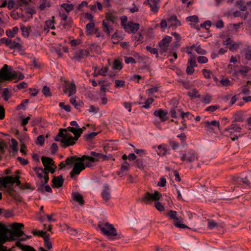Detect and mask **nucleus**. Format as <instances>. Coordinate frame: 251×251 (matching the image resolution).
Segmentation results:
<instances>
[{
	"mask_svg": "<svg viewBox=\"0 0 251 251\" xmlns=\"http://www.w3.org/2000/svg\"><path fill=\"white\" fill-rule=\"evenodd\" d=\"M85 128L84 126L82 128L69 126L67 128L61 129L54 139L60 142L61 146L64 147L73 145Z\"/></svg>",
	"mask_w": 251,
	"mask_h": 251,
	"instance_id": "f257e3e1",
	"label": "nucleus"
},
{
	"mask_svg": "<svg viewBox=\"0 0 251 251\" xmlns=\"http://www.w3.org/2000/svg\"><path fill=\"white\" fill-rule=\"evenodd\" d=\"M96 161V159L89 157L88 155H83L81 157L73 156L66 159V164L70 166L74 165L73 170L70 173L71 177L73 178L74 175H79L81 171L85 169V166L84 165V162L86 163V167H90L92 166L91 163L95 162Z\"/></svg>",
	"mask_w": 251,
	"mask_h": 251,
	"instance_id": "f03ea898",
	"label": "nucleus"
},
{
	"mask_svg": "<svg viewBox=\"0 0 251 251\" xmlns=\"http://www.w3.org/2000/svg\"><path fill=\"white\" fill-rule=\"evenodd\" d=\"M24 77L25 76L22 73L14 71L12 67L6 64L0 70V83L14 79L22 80Z\"/></svg>",
	"mask_w": 251,
	"mask_h": 251,
	"instance_id": "7ed1b4c3",
	"label": "nucleus"
},
{
	"mask_svg": "<svg viewBox=\"0 0 251 251\" xmlns=\"http://www.w3.org/2000/svg\"><path fill=\"white\" fill-rule=\"evenodd\" d=\"M161 195L157 191H155L154 193H151L146 192L142 198V201L146 203H149L152 201H155V207L159 211L164 210V206L159 202L157 201L159 200Z\"/></svg>",
	"mask_w": 251,
	"mask_h": 251,
	"instance_id": "20e7f679",
	"label": "nucleus"
},
{
	"mask_svg": "<svg viewBox=\"0 0 251 251\" xmlns=\"http://www.w3.org/2000/svg\"><path fill=\"white\" fill-rule=\"evenodd\" d=\"M97 229L98 231L100 230L103 235L108 236L111 239H113L117 235L116 229L112 225L107 222L100 223L98 225Z\"/></svg>",
	"mask_w": 251,
	"mask_h": 251,
	"instance_id": "39448f33",
	"label": "nucleus"
},
{
	"mask_svg": "<svg viewBox=\"0 0 251 251\" xmlns=\"http://www.w3.org/2000/svg\"><path fill=\"white\" fill-rule=\"evenodd\" d=\"M176 214L177 213L176 211L172 210H170L167 213V215L171 219H174V224L175 226L181 228H188L186 225L180 223L182 218L181 217H177Z\"/></svg>",
	"mask_w": 251,
	"mask_h": 251,
	"instance_id": "423d86ee",
	"label": "nucleus"
},
{
	"mask_svg": "<svg viewBox=\"0 0 251 251\" xmlns=\"http://www.w3.org/2000/svg\"><path fill=\"white\" fill-rule=\"evenodd\" d=\"M180 158L183 161H187L189 163H191L197 159V155L195 151L188 150L184 153H182Z\"/></svg>",
	"mask_w": 251,
	"mask_h": 251,
	"instance_id": "0eeeda50",
	"label": "nucleus"
},
{
	"mask_svg": "<svg viewBox=\"0 0 251 251\" xmlns=\"http://www.w3.org/2000/svg\"><path fill=\"white\" fill-rule=\"evenodd\" d=\"M33 234L38 235L41 237H42L44 240V245L46 248L50 250L52 248V243L50 241V235L46 231H43L40 230L34 231L33 232Z\"/></svg>",
	"mask_w": 251,
	"mask_h": 251,
	"instance_id": "6e6552de",
	"label": "nucleus"
},
{
	"mask_svg": "<svg viewBox=\"0 0 251 251\" xmlns=\"http://www.w3.org/2000/svg\"><path fill=\"white\" fill-rule=\"evenodd\" d=\"M232 181L233 184L236 185V187L242 185L248 186L250 184V181L246 177L243 178L238 176H234L232 177Z\"/></svg>",
	"mask_w": 251,
	"mask_h": 251,
	"instance_id": "1a4fd4ad",
	"label": "nucleus"
},
{
	"mask_svg": "<svg viewBox=\"0 0 251 251\" xmlns=\"http://www.w3.org/2000/svg\"><path fill=\"white\" fill-rule=\"evenodd\" d=\"M63 91L65 94L68 93V97H71L76 92V87L74 82H65L63 86Z\"/></svg>",
	"mask_w": 251,
	"mask_h": 251,
	"instance_id": "9d476101",
	"label": "nucleus"
},
{
	"mask_svg": "<svg viewBox=\"0 0 251 251\" xmlns=\"http://www.w3.org/2000/svg\"><path fill=\"white\" fill-rule=\"evenodd\" d=\"M140 25L133 23L132 21H128L126 27H124L125 30L128 33H136L139 29Z\"/></svg>",
	"mask_w": 251,
	"mask_h": 251,
	"instance_id": "9b49d317",
	"label": "nucleus"
},
{
	"mask_svg": "<svg viewBox=\"0 0 251 251\" xmlns=\"http://www.w3.org/2000/svg\"><path fill=\"white\" fill-rule=\"evenodd\" d=\"M101 195L105 201H107L111 198L110 189L107 184H105L103 185Z\"/></svg>",
	"mask_w": 251,
	"mask_h": 251,
	"instance_id": "f8f14e48",
	"label": "nucleus"
},
{
	"mask_svg": "<svg viewBox=\"0 0 251 251\" xmlns=\"http://www.w3.org/2000/svg\"><path fill=\"white\" fill-rule=\"evenodd\" d=\"M172 38L169 36H166L159 43V46L164 52L167 51L169 44L172 40Z\"/></svg>",
	"mask_w": 251,
	"mask_h": 251,
	"instance_id": "ddd939ff",
	"label": "nucleus"
},
{
	"mask_svg": "<svg viewBox=\"0 0 251 251\" xmlns=\"http://www.w3.org/2000/svg\"><path fill=\"white\" fill-rule=\"evenodd\" d=\"M159 0H147L145 1L144 4L149 5L151 7V10L154 13H156L159 9V7L157 6Z\"/></svg>",
	"mask_w": 251,
	"mask_h": 251,
	"instance_id": "4468645a",
	"label": "nucleus"
},
{
	"mask_svg": "<svg viewBox=\"0 0 251 251\" xmlns=\"http://www.w3.org/2000/svg\"><path fill=\"white\" fill-rule=\"evenodd\" d=\"M167 114L168 112L167 111L164 110L162 109L156 110L153 113L154 115L159 117L161 121L162 122H165L167 120L166 118Z\"/></svg>",
	"mask_w": 251,
	"mask_h": 251,
	"instance_id": "2eb2a0df",
	"label": "nucleus"
},
{
	"mask_svg": "<svg viewBox=\"0 0 251 251\" xmlns=\"http://www.w3.org/2000/svg\"><path fill=\"white\" fill-rule=\"evenodd\" d=\"M13 231L11 233L10 237V241H14L16 240V238L18 237H21L22 238V236L23 235H25V237H26V235H25L24 232L21 229H13Z\"/></svg>",
	"mask_w": 251,
	"mask_h": 251,
	"instance_id": "dca6fc26",
	"label": "nucleus"
},
{
	"mask_svg": "<svg viewBox=\"0 0 251 251\" xmlns=\"http://www.w3.org/2000/svg\"><path fill=\"white\" fill-rule=\"evenodd\" d=\"M169 28L176 27L180 25V22L177 19L176 16H172L168 19Z\"/></svg>",
	"mask_w": 251,
	"mask_h": 251,
	"instance_id": "f3484780",
	"label": "nucleus"
},
{
	"mask_svg": "<svg viewBox=\"0 0 251 251\" xmlns=\"http://www.w3.org/2000/svg\"><path fill=\"white\" fill-rule=\"evenodd\" d=\"M41 160L44 166L45 167V169H47L50 166L55 167L54 161L50 157L42 156Z\"/></svg>",
	"mask_w": 251,
	"mask_h": 251,
	"instance_id": "a211bd4d",
	"label": "nucleus"
},
{
	"mask_svg": "<svg viewBox=\"0 0 251 251\" xmlns=\"http://www.w3.org/2000/svg\"><path fill=\"white\" fill-rule=\"evenodd\" d=\"M52 187L55 188H59L62 186L64 182V179L62 176H59L57 177H54L52 180Z\"/></svg>",
	"mask_w": 251,
	"mask_h": 251,
	"instance_id": "6ab92c4d",
	"label": "nucleus"
},
{
	"mask_svg": "<svg viewBox=\"0 0 251 251\" xmlns=\"http://www.w3.org/2000/svg\"><path fill=\"white\" fill-rule=\"evenodd\" d=\"M84 51L83 50L81 49L76 50L74 53V56L73 57V59L80 62L81 59L84 58Z\"/></svg>",
	"mask_w": 251,
	"mask_h": 251,
	"instance_id": "aec40b11",
	"label": "nucleus"
},
{
	"mask_svg": "<svg viewBox=\"0 0 251 251\" xmlns=\"http://www.w3.org/2000/svg\"><path fill=\"white\" fill-rule=\"evenodd\" d=\"M33 170L35 172L38 177L41 180H42L45 176V174H44V173H48L46 170L42 167H35Z\"/></svg>",
	"mask_w": 251,
	"mask_h": 251,
	"instance_id": "412c9836",
	"label": "nucleus"
},
{
	"mask_svg": "<svg viewBox=\"0 0 251 251\" xmlns=\"http://www.w3.org/2000/svg\"><path fill=\"white\" fill-rule=\"evenodd\" d=\"M177 111L180 112V116L182 119V121L181 122L182 123L184 122L185 119H191L193 116L190 112H184L181 111L179 109H177Z\"/></svg>",
	"mask_w": 251,
	"mask_h": 251,
	"instance_id": "4be33fe9",
	"label": "nucleus"
},
{
	"mask_svg": "<svg viewBox=\"0 0 251 251\" xmlns=\"http://www.w3.org/2000/svg\"><path fill=\"white\" fill-rule=\"evenodd\" d=\"M73 200L77 201L80 205H82L84 203V201L82 196L78 193H74L73 194Z\"/></svg>",
	"mask_w": 251,
	"mask_h": 251,
	"instance_id": "5701e85b",
	"label": "nucleus"
},
{
	"mask_svg": "<svg viewBox=\"0 0 251 251\" xmlns=\"http://www.w3.org/2000/svg\"><path fill=\"white\" fill-rule=\"evenodd\" d=\"M68 232L72 235L79 237L81 233V230L79 228H73L69 227L67 229Z\"/></svg>",
	"mask_w": 251,
	"mask_h": 251,
	"instance_id": "b1692460",
	"label": "nucleus"
},
{
	"mask_svg": "<svg viewBox=\"0 0 251 251\" xmlns=\"http://www.w3.org/2000/svg\"><path fill=\"white\" fill-rule=\"evenodd\" d=\"M74 6L75 5L72 3L69 4L67 3H63L60 5V7L63 8L68 13L74 9Z\"/></svg>",
	"mask_w": 251,
	"mask_h": 251,
	"instance_id": "393cba45",
	"label": "nucleus"
},
{
	"mask_svg": "<svg viewBox=\"0 0 251 251\" xmlns=\"http://www.w3.org/2000/svg\"><path fill=\"white\" fill-rule=\"evenodd\" d=\"M117 18V16L113 13L111 12H108L106 14V19L108 21H110L113 23H115L116 20Z\"/></svg>",
	"mask_w": 251,
	"mask_h": 251,
	"instance_id": "a878e982",
	"label": "nucleus"
},
{
	"mask_svg": "<svg viewBox=\"0 0 251 251\" xmlns=\"http://www.w3.org/2000/svg\"><path fill=\"white\" fill-rule=\"evenodd\" d=\"M102 25L103 27L104 31L106 32L107 34H109L111 32V30L112 29V28L111 27L109 24L105 21H103Z\"/></svg>",
	"mask_w": 251,
	"mask_h": 251,
	"instance_id": "bb28decb",
	"label": "nucleus"
},
{
	"mask_svg": "<svg viewBox=\"0 0 251 251\" xmlns=\"http://www.w3.org/2000/svg\"><path fill=\"white\" fill-rule=\"evenodd\" d=\"M21 29L22 31V34L25 37H28L29 32L31 31L30 27H27L25 26L22 25L21 27Z\"/></svg>",
	"mask_w": 251,
	"mask_h": 251,
	"instance_id": "cd10ccee",
	"label": "nucleus"
},
{
	"mask_svg": "<svg viewBox=\"0 0 251 251\" xmlns=\"http://www.w3.org/2000/svg\"><path fill=\"white\" fill-rule=\"evenodd\" d=\"M11 49H20L21 48V45L18 43L16 42L15 41L11 40V42L10 43V44L8 46Z\"/></svg>",
	"mask_w": 251,
	"mask_h": 251,
	"instance_id": "c85d7f7f",
	"label": "nucleus"
},
{
	"mask_svg": "<svg viewBox=\"0 0 251 251\" xmlns=\"http://www.w3.org/2000/svg\"><path fill=\"white\" fill-rule=\"evenodd\" d=\"M1 90H2L1 97L4 98V100L7 101L10 97L9 89L8 88H4L1 89Z\"/></svg>",
	"mask_w": 251,
	"mask_h": 251,
	"instance_id": "c756f323",
	"label": "nucleus"
},
{
	"mask_svg": "<svg viewBox=\"0 0 251 251\" xmlns=\"http://www.w3.org/2000/svg\"><path fill=\"white\" fill-rule=\"evenodd\" d=\"M50 1L47 0H43V2L40 4V5L39 6V9L43 11L45 10V9L47 7H50Z\"/></svg>",
	"mask_w": 251,
	"mask_h": 251,
	"instance_id": "7c9ffc66",
	"label": "nucleus"
},
{
	"mask_svg": "<svg viewBox=\"0 0 251 251\" xmlns=\"http://www.w3.org/2000/svg\"><path fill=\"white\" fill-rule=\"evenodd\" d=\"M129 164L127 163V162L125 161L124 164L122 165L121 167L120 171L119 172V175L123 176L124 175V172L127 171L128 169Z\"/></svg>",
	"mask_w": 251,
	"mask_h": 251,
	"instance_id": "2f4dec72",
	"label": "nucleus"
},
{
	"mask_svg": "<svg viewBox=\"0 0 251 251\" xmlns=\"http://www.w3.org/2000/svg\"><path fill=\"white\" fill-rule=\"evenodd\" d=\"M218 224L213 220H208L207 223V227L210 229H213L217 227Z\"/></svg>",
	"mask_w": 251,
	"mask_h": 251,
	"instance_id": "473e14b6",
	"label": "nucleus"
},
{
	"mask_svg": "<svg viewBox=\"0 0 251 251\" xmlns=\"http://www.w3.org/2000/svg\"><path fill=\"white\" fill-rule=\"evenodd\" d=\"M205 124H206V126L209 128H211L210 126H217V127H219L220 126L219 122L217 121H215V120L212 121L211 122L206 121L205 122Z\"/></svg>",
	"mask_w": 251,
	"mask_h": 251,
	"instance_id": "72a5a7b5",
	"label": "nucleus"
},
{
	"mask_svg": "<svg viewBox=\"0 0 251 251\" xmlns=\"http://www.w3.org/2000/svg\"><path fill=\"white\" fill-rule=\"evenodd\" d=\"M122 68V66L121 62L118 60L114 61L113 64V69L117 70H120Z\"/></svg>",
	"mask_w": 251,
	"mask_h": 251,
	"instance_id": "f704fd0d",
	"label": "nucleus"
},
{
	"mask_svg": "<svg viewBox=\"0 0 251 251\" xmlns=\"http://www.w3.org/2000/svg\"><path fill=\"white\" fill-rule=\"evenodd\" d=\"M239 91H240L242 93L245 95H249L251 94V91L249 90L248 86L247 85H244L241 87L239 89Z\"/></svg>",
	"mask_w": 251,
	"mask_h": 251,
	"instance_id": "c9c22d12",
	"label": "nucleus"
},
{
	"mask_svg": "<svg viewBox=\"0 0 251 251\" xmlns=\"http://www.w3.org/2000/svg\"><path fill=\"white\" fill-rule=\"evenodd\" d=\"M249 72V68L246 66H241V69L239 70L240 74L243 75H246V74Z\"/></svg>",
	"mask_w": 251,
	"mask_h": 251,
	"instance_id": "e433bc0d",
	"label": "nucleus"
},
{
	"mask_svg": "<svg viewBox=\"0 0 251 251\" xmlns=\"http://www.w3.org/2000/svg\"><path fill=\"white\" fill-rule=\"evenodd\" d=\"M241 128L238 124H232L228 127L229 130H233V131L240 132Z\"/></svg>",
	"mask_w": 251,
	"mask_h": 251,
	"instance_id": "4c0bfd02",
	"label": "nucleus"
},
{
	"mask_svg": "<svg viewBox=\"0 0 251 251\" xmlns=\"http://www.w3.org/2000/svg\"><path fill=\"white\" fill-rule=\"evenodd\" d=\"M187 95L193 98H200L201 97V95L198 94V91L196 89H194L191 92H188Z\"/></svg>",
	"mask_w": 251,
	"mask_h": 251,
	"instance_id": "58836bf2",
	"label": "nucleus"
},
{
	"mask_svg": "<svg viewBox=\"0 0 251 251\" xmlns=\"http://www.w3.org/2000/svg\"><path fill=\"white\" fill-rule=\"evenodd\" d=\"M42 93L46 97H50L51 96V93L50 92V89L47 86H44L43 87Z\"/></svg>",
	"mask_w": 251,
	"mask_h": 251,
	"instance_id": "ea45409f",
	"label": "nucleus"
},
{
	"mask_svg": "<svg viewBox=\"0 0 251 251\" xmlns=\"http://www.w3.org/2000/svg\"><path fill=\"white\" fill-rule=\"evenodd\" d=\"M115 87L116 88H119L125 86V81L123 80L116 79L115 80Z\"/></svg>",
	"mask_w": 251,
	"mask_h": 251,
	"instance_id": "a19ab883",
	"label": "nucleus"
},
{
	"mask_svg": "<svg viewBox=\"0 0 251 251\" xmlns=\"http://www.w3.org/2000/svg\"><path fill=\"white\" fill-rule=\"evenodd\" d=\"M170 116L173 118H177L178 117V114L175 108H172L169 112Z\"/></svg>",
	"mask_w": 251,
	"mask_h": 251,
	"instance_id": "79ce46f5",
	"label": "nucleus"
},
{
	"mask_svg": "<svg viewBox=\"0 0 251 251\" xmlns=\"http://www.w3.org/2000/svg\"><path fill=\"white\" fill-rule=\"evenodd\" d=\"M58 150V145L55 143H53L50 147V151L51 154H55Z\"/></svg>",
	"mask_w": 251,
	"mask_h": 251,
	"instance_id": "37998d69",
	"label": "nucleus"
},
{
	"mask_svg": "<svg viewBox=\"0 0 251 251\" xmlns=\"http://www.w3.org/2000/svg\"><path fill=\"white\" fill-rule=\"evenodd\" d=\"M108 72V69L107 67H102L99 71L98 74L102 76H106Z\"/></svg>",
	"mask_w": 251,
	"mask_h": 251,
	"instance_id": "c03bdc74",
	"label": "nucleus"
},
{
	"mask_svg": "<svg viewBox=\"0 0 251 251\" xmlns=\"http://www.w3.org/2000/svg\"><path fill=\"white\" fill-rule=\"evenodd\" d=\"M36 12L35 10L31 8H28L26 10L27 16L28 19L32 18V15L35 14Z\"/></svg>",
	"mask_w": 251,
	"mask_h": 251,
	"instance_id": "a18cd8bd",
	"label": "nucleus"
},
{
	"mask_svg": "<svg viewBox=\"0 0 251 251\" xmlns=\"http://www.w3.org/2000/svg\"><path fill=\"white\" fill-rule=\"evenodd\" d=\"M230 47H229V50H231V51H233L234 50H236L238 47H239V44L237 43H235L234 42L233 40L231 42V44H229Z\"/></svg>",
	"mask_w": 251,
	"mask_h": 251,
	"instance_id": "49530a36",
	"label": "nucleus"
},
{
	"mask_svg": "<svg viewBox=\"0 0 251 251\" xmlns=\"http://www.w3.org/2000/svg\"><path fill=\"white\" fill-rule=\"evenodd\" d=\"M153 101V99L150 98L148 99L145 102V104L142 107L145 109H148L150 107V105L152 103Z\"/></svg>",
	"mask_w": 251,
	"mask_h": 251,
	"instance_id": "de8ad7c7",
	"label": "nucleus"
},
{
	"mask_svg": "<svg viewBox=\"0 0 251 251\" xmlns=\"http://www.w3.org/2000/svg\"><path fill=\"white\" fill-rule=\"evenodd\" d=\"M169 144L174 151H176L179 147V144L174 141H170Z\"/></svg>",
	"mask_w": 251,
	"mask_h": 251,
	"instance_id": "09e8293b",
	"label": "nucleus"
},
{
	"mask_svg": "<svg viewBox=\"0 0 251 251\" xmlns=\"http://www.w3.org/2000/svg\"><path fill=\"white\" fill-rule=\"evenodd\" d=\"M21 126H25L28 123L29 120H30V117H27L26 118H24V117L22 116V117H21Z\"/></svg>",
	"mask_w": 251,
	"mask_h": 251,
	"instance_id": "8fccbe9b",
	"label": "nucleus"
},
{
	"mask_svg": "<svg viewBox=\"0 0 251 251\" xmlns=\"http://www.w3.org/2000/svg\"><path fill=\"white\" fill-rule=\"evenodd\" d=\"M203 75L206 78H211V74H212V72L210 70L207 69H203L202 70Z\"/></svg>",
	"mask_w": 251,
	"mask_h": 251,
	"instance_id": "3c124183",
	"label": "nucleus"
},
{
	"mask_svg": "<svg viewBox=\"0 0 251 251\" xmlns=\"http://www.w3.org/2000/svg\"><path fill=\"white\" fill-rule=\"evenodd\" d=\"M187 20L190 22L198 23L199 22V18L197 16L193 15L192 16H189L187 18Z\"/></svg>",
	"mask_w": 251,
	"mask_h": 251,
	"instance_id": "603ef678",
	"label": "nucleus"
},
{
	"mask_svg": "<svg viewBox=\"0 0 251 251\" xmlns=\"http://www.w3.org/2000/svg\"><path fill=\"white\" fill-rule=\"evenodd\" d=\"M90 155L91 156H89L95 158V159H97L96 161H98V158H100L102 156V154L101 153L96 152L95 151H91Z\"/></svg>",
	"mask_w": 251,
	"mask_h": 251,
	"instance_id": "864d4df0",
	"label": "nucleus"
},
{
	"mask_svg": "<svg viewBox=\"0 0 251 251\" xmlns=\"http://www.w3.org/2000/svg\"><path fill=\"white\" fill-rule=\"evenodd\" d=\"M146 49L147 50L149 51L150 52H151V54H156L157 55L158 54V50L156 49L155 48H153L151 47H150V46H147L146 47Z\"/></svg>",
	"mask_w": 251,
	"mask_h": 251,
	"instance_id": "5fc2aeb1",
	"label": "nucleus"
},
{
	"mask_svg": "<svg viewBox=\"0 0 251 251\" xmlns=\"http://www.w3.org/2000/svg\"><path fill=\"white\" fill-rule=\"evenodd\" d=\"M195 50L200 54L204 55L206 53V51L205 50L202 49L200 46L196 48Z\"/></svg>",
	"mask_w": 251,
	"mask_h": 251,
	"instance_id": "6e6d98bb",
	"label": "nucleus"
},
{
	"mask_svg": "<svg viewBox=\"0 0 251 251\" xmlns=\"http://www.w3.org/2000/svg\"><path fill=\"white\" fill-rule=\"evenodd\" d=\"M125 62L126 64L135 63H136V61L133 58H132L131 57H127V56L125 57Z\"/></svg>",
	"mask_w": 251,
	"mask_h": 251,
	"instance_id": "4d7b16f0",
	"label": "nucleus"
},
{
	"mask_svg": "<svg viewBox=\"0 0 251 251\" xmlns=\"http://www.w3.org/2000/svg\"><path fill=\"white\" fill-rule=\"evenodd\" d=\"M169 56H172L174 57L175 59H176V58H177V55L176 51V50L175 49H172L171 50H169Z\"/></svg>",
	"mask_w": 251,
	"mask_h": 251,
	"instance_id": "13d9d810",
	"label": "nucleus"
},
{
	"mask_svg": "<svg viewBox=\"0 0 251 251\" xmlns=\"http://www.w3.org/2000/svg\"><path fill=\"white\" fill-rule=\"evenodd\" d=\"M198 61L200 63H205L208 61V59L204 56H200L197 58Z\"/></svg>",
	"mask_w": 251,
	"mask_h": 251,
	"instance_id": "bf43d9fd",
	"label": "nucleus"
},
{
	"mask_svg": "<svg viewBox=\"0 0 251 251\" xmlns=\"http://www.w3.org/2000/svg\"><path fill=\"white\" fill-rule=\"evenodd\" d=\"M0 42L2 44H5L7 46H9L10 43L11 42V39H9L7 38L3 37L0 39Z\"/></svg>",
	"mask_w": 251,
	"mask_h": 251,
	"instance_id": "052dcab7",
	"label": "nucleus"
},
{
	"mask_svg": "<svg viewBox=\"0 0 251 251\" xmlns=\"http://www.w3.org/2000/svg\"><path fill=\"white\" fill-rule=\"evenodd\" d=\"M95 26V24L93 22H90L86 25V29L87 31H92Z\"/></svg>",
	"mask_w": 251,
	"mask_h": 251,
	"instance_id": "680f3d73",
	"label": "nucleus"
},
{
	"mask_svg": "<svg viewBox=\"0 0 251 251\" xmlns=\"http://www.w3.org/2000/svg\"><path fill=\"white\" fill-rule=\"evenodd\" d=\"M158 91V88L157 87H153L149 89H148L147 91L148 92V94L149 95H153L154 93L157 92Z\"/></svg>",
	"mask_w": 251,
	"mask_h": 251,
	"instance_id": "e2e57ef3",
	"label": "nucleus"
},
{
	"mask_svg": "<svg viewBox=\"0 0 251 251\" xmlns=\"http://www.w3.org/2000/svg\"><path fill=\"white\" fill-rule=\"evenodd\" d=\"M166 180L163 177H161L159 179V180L158 182V185L160 187H164L166 185Z\"/></svg>",
	"mask_w": 251,
	"mask_h": 251,
	"instance_id": "0e129e2a",
	"label": "nucleus"
},
{
	"mask_svg": "<svg viewBox=\"0 0 251 251\" xmlns=\"http://www.w3.org/2000/svg\"><path fill=\"white\" fill-rule=\"evenodd\" d=\"M45 137L44 135H40L37 137V141L39 144L42 146L44 143Z\"/></svg>",
	"mask_w": 251,
	"mask_h": 251,
	"instance_id": "69168bd1",
	"label": "nucleus"
},
{
	"mask_svg": "<svg viewBox=\"0 0 251 251\" xmlns=\"http://www.w3.org/2000/svg\"><path fill=\"white\" fill-rule=\"evenodd\" d=\"M245 58L248 60H251V50L248 49L246 50L245 53Z\"/></svg>",
	"mask_w": 251,
	"mask_h": 251,
	"instance_id": "338daca9",
	"label": "nucleus"
},
{
	"mask_svg": "<svg viewBox=\"0 0 251 251\" xmlns=\"http://www.w3.org/2000/svg\"><path fill=\"white\" fill-rule=\"evenodd\" d=\"M99 109L98 107H96L93 105H90L89 107V109L88 111L89 112L97 113L99 111Z\"/></svg>",
	"mask_w": 251,
	"mask_h": 251,
	"instance_id": "774afa93",
	"label": "nucleus"
}]
</instances>
